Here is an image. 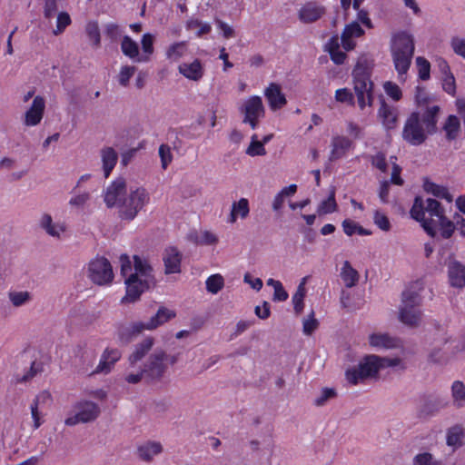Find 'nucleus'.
Listing matches in <instances>:
<instances>
[{
  "label": "nucleus",
  "mask_w": 465,
  "mask_h": 465,
  "mask_svg": "<svg viewBox=\"0 0 465 465\" xmlns=\"http://www.w3.org/2000/svg\"><path fill=\"white\" fill-rule=\"evenodd\" d=\"M410 213L431 237L440 232L444 239H449L455 230V224L445 216L440 203L432 198L416 197Z\"/></svg>",
  "instance_id": "1"
},
{
  "label": "nucleus",
  "mask_w": 465,
  "mask_h": 465,
  "mask_svg": "<svg viewBox=\"0 0 465 465\" xmlns=\"http://www.w3.org/2000/svg\"><path fill=\"white\" fill-rule=\"evenodd\" d=\"M121 273L125 277L126 293L122 303L136 302L141 294L154 283L153 269L146 260L134 256V267L128 255L122 254L119 258Z\"/></svg>",
  "instance_id": "2"
},
{
  "label": "nucleus",
  "mask_w": 465,
  "mask_h": 465,
  "mask_svg": "<svg viewBox=\"0 0 465 465\" xmlns=\"http://www.w3.org/2000/svg\"><path fill=\"white\" fill-rule=\"evenodd\" d=\"M440 107H430L420 114L412 112L407 118L402 130V138L411 145H420L427 136L436 130Z\"/></svg>",
  "instance_id": "3"
},
{
  "label": "nucleus",
  "mask_w": 465,
  "mask_h": 465,
  "mask_svg": "<svg viewBox=\"0 0 465 465\" xmlns=\"http://www.w3.org/2000/svg\"><path fill=\"white\" fill-rule=\"evenodd\" d=\"M395 367H402L401 359L371 354L362 358L357 366L349 368L345 376L349 383L356 385L365 379L376 377L381 370Z\"/></svg>",
  "instance_id": "4"
},
{
  "label": "nucleus",
  "mask_w": 465,
  "mask_h": 465,
  "mask_svg": "<svg viewBox=\"0 0 465 465\" xmlns=\"http://www.w3.org/2000/svg\"><path fill=\"white\" fill-rule=\"evenodd\" d=\"M373 64L372 59L361 55L352 70L353 90L358 105L362 111L367 106L371 107L373 104V83L371 80Z\"/></svg>",
  "instance_id": "5"
},
{
  "label": "nucleus",
  "mask_w": 465,
  "mask_h": 465,
  "mask_svg": "<svg viewBox=\"0 0 465 465\" xmlns=\"http://www.w3.org/2000/svg\"><path fill=\"white\" fill-rule=\"evenodd\" d=\"M390 50L399 79L405 81V75L410 69L415 50L413 35L406 31L392 34Z\"/></svg>",
  "instance_id": "6"
},
{
  "label": "nucleus",
  "mask_w": 465,
  "mask_h": 465,
  "mask_svg": "<svg viewBox=\"0 0 465 465\" xmlns=\"http://www.w3.org/2000/svg\"><path fill=\"white\" fill-rule=\"evenodd\" d=\"M154 345V338L145 337L140 342L134 345L133 351L128 356L129 368L124 374V380L128 384H138L143 378L146 379V372L143 367L138 366V363L152 351Z\"/></svg>",
  "instance_id": "7"
},
{
  "label": "nucleus",
  "mask_w": 465,
  "mask_h": 465,
  "mask_svg": "<svg viewBox=\"0 0 465 465\" xmlns=\"http://www.w3.org/2000/svg\"><path fill=\"white\" fill-rule=\"evenodd\" d=\"M150 193L144 187L130 188L122 208L119 209V217L124 221H133L150 203Z\"/></svg>",
  "instance_id": "8"
},
{
  "label": "nucleus",
  "mask_w": 465,
  "mask_h": 465,
  "mask_svg": "<svg viewBox=\"0 0 465 465\" xmlns=\"http://www.w3.org/2000/svg\"><path fill=\"white\" fill-rule=\"evenodd\" d=\"M420 302L421 300L417 292L405 291L402 293L401 305L399 309L401 322L411 328L418 327L422 322Z\"/></svg>",
  "instance_id": "9"
},
{
  "label": "nucleus",
  "mask_w": 465,
  "mask_h": 465,
  "mask_svg": "<svg viewBox=\"0 0 465 465\" xmlns=\"http://www.w3.org/2000/svg\"><path fill=\"white\" fill-rule=\"evenodd\" d=\"M176 362L175 356L169 355L164 350L157 349L151 353L143 364L146 372V380L148 381H161L170 365Z\"/></svg>",
  "instance_id": "10"
},
{
  "label": "nucleus",
  "mask_w": 465,
  "mask_h": 465,
  "mask_svg": "<svg viewBox=\"0 0 465 465\" xmlns=\"http://www.w3.org/2000/svg\"><path fill=\"white\" fill-rule=\"evenodd\" d=\"M100 414L101 408L96 402L81 399L74 403L73 411L64 420V424L74 427L78 424L91 423L96 420Z\"/></svg>",
  "instance_id": "11"
},
{
  "label": "nucleus",
  "mask_w": 465,
  "mask_h": 465,
  "mask_svg": "<svg viewBox=\"0 0 465 465\" xmlns=\"http://www.w3.org/2000/svg\"><path fill=\"white\" fill-rule=\"evenodd\" d=\"M87 277L97 285L110 284L114 277L110 262L104 257H95L87 265Z\"/></svg>",
  "instance_id": "12"
},
{
  "label": "nucleus",
  "mask_w": 465,
  "mask_h": 465,
  "mask_svg": "<svg viewBox=\"0 0 465 465\" xmlns=\"http://www.w3.org/2000/svg\"><path fill=\"white\" fill-rule=\"evenodd\" d=\"M239 110L243 115L242 122L249 124L252 129L258 126L260 119L263 118L265 114V107L259 95H252L243 100Z\"/></svg>",
  "instance_id": "13"
},
{
  "label": "nucleus",
  "mask_w": 465,
  "mask_h": 465,
  "mask_svg": "<svg viewBox=\"0 0 465 465\" xmlns=\"http://www.w3.org/2000/svg\"><path fill=\"white\" fill-rule=\"evenodd\" d=\"M127 183L123 177H118L109 183L103 193L104 202L108 208H122L123 202L127 196Z\"/></svg>",
  "instance_id": "14"
},
{
  "label": "nucleus",
  "mask_w": 465,
  "mask_h": 465,
  "mask_svg": "<svg viewBox=\"0 0 465 465\" xmlns=\"http://www.w3.org/2000/svg\"><path fill=\"white\" fill-rule=\"evenodd\" d=\"M46 109L45 98L40 94L34 97L31 104L25 109L22 115V124L25 127H35L44 119Z\"/></svg>",
  "instance_id": "15"
},
{
  "label": "nucleus",
  "mask_w": 465,
  "mask_h": 465,
  "mask_svg": "<svg viewBox=\"0 0 465 465\" xmlns=\"http://www.w3.org/2000/svg\"><path fill=\"white\" fill-rule=\"evenodd\" d=\"M177 70L185 79L195 83L202 81L205 75V64L199 58L181 63Z\"/></svg>",
  "instance_id": "16"
},
{
  "label": "nucleus",
  "mask_w": 465,
  "mask_h": 465,
  "mask_svg": "<svg viewBox=\"0 0 465 465\" xmlns=\"http://www.w3.org/2000/svg\"><path fill=\"white\" fill-rule=\"evenodd\" d=\"M122 358V351L118 348L106 347L100 356L99 362L92 374L110 373L117 361Z\"/></svg>",
  "instance_id": "17"
},
{
  "label": "nucleus",
  "mask_w": 465,
  "mask_h": 465,
  "mask_svg": "<svg viewBox=\"0 0 465 465\" xmlns=\"http://www.w3.org/2000/svg\"><path fill=\"white\" fill-rule=\"evenodd\" d=\"M39 227L45 232L54 239H62L67 232V226L64 222H54L50 213H44L38 221Z\"/></svg>",
  "instance_id": "18"
},
{
  "label": "nucleus",
  "mask_w": 465,
  "mask_h": 465,
  "mask_svg": "<svg viewBox=\"0 0 465 465\" xmlns=\"http://www.w3.org/2000/svg\"><path fill=\"white\" fill-rule=\"evenodd\" d=\"M326 13L323 5L309 1L303 4L298 10V18L303 24H312L321 19Z\"/></svg>",
  "instance_id": "19"
},
{
  "label": "nucleus",
  "mask_w": 465,
  "mask_h": 465,
  "mask_svg": "<svg viewBox=\"0 0 465 465\" xmlns=\"http://www.w3.org/2000/svg\"><path fill=\"white\" fill-rule=\"evenodd\" d=\"M365 34L358 22L352 21L345 25L341 35V44L345 51L353 50L356 45V40Z\"/></svg>",
  "instance_id": "20"
},
{
  "label": "nucleus",
  "mask_w": 465,
  "mask_h": 465,
  "mask_svg": "<svg viewBox=\"0 0 465 465\" xmlns=\"http://www.w3.org/2000/svg\"><path fill=\"white\" fill-rule=\"evenodd\" d=\"M269 108L272 111H278L287 104V99L280 84L270 83L263 91Z\"/></svg>",
  "instance_id": "21"
},
{
  "label": "nucleus",
  "mask_w": 465,
  "mask_h": 465,
  "mask_svg": "<svg viewBox=\"0 0 465 465\" xmlns=\"http://www.w3.org/2000/svg\"><path fill=\"white\" fill-rule=\"evenodd\" d=\"M353 147V142L347 136L335 135L331 141V151L329 160L337 161L346 155V153Z\"/></svg>",
  "instance_id": "22"
},
{
  "label": "nucleus",
  "mask_w": 465,
  "mask_h": 465,
  "mask_svg": "<svg viewBox=\"0 0 465 465\" xmlns=\"http://www.w3.org/2000/svg\"><path fill=\"white\" fill-rule=\"evenodd\" d=\"M447 269L450 284L455 288L465 287V265L455 259H450Z\"/></svg>",
  "instance_id": "23"
},
{
  "label": "nucleus",
  "mask_w": 465,
  "mask_h": 465,
  "mask_svg": "<svg viewBox=\"0 0 465 465\" xmlns=\"http://www.w3.org/2000/svg\"><path fill=\"white\" fill-rule=\"evenodd\" d=\"M165 274L181 272L182 253L174 247H168L163 253Z\"/></svg>",
  "instance_id": "24"
},
{
  "label": "nucleus",
  "mask_w": 465,
  "mask_h": 465,
  "mask_svg": "<svg viewBox=\"0 0 465 465\" xmlns=\"http://www.w3.org/2000/svg\"><path fill=\"white\" fill-rule=\"evenodd\" d=\"M369 344L376 351L390 350L398 346V340L386 332L375 331L368 337Z\"/></svg>",
  "instance_id": "25"
},
{
  "label": "nucleus",
  "mask_w": 465,
  "mask_h": 465,
  "mask_svg": "<svg viewBox=\"0 0 465 465\" xmlns=\"http://www.w3.org/2000/svg\"><path fill=\"white\" fill-rule=\"evenodd\" d=\"M163 451V447L160 441L147 440L137 447V457L145 462H150Z\"/></svg>",
  "instance_id": "26"
},
{
  "label": "nucleus",
  "mask_w": 465,
  "mask_h": 465,
  "mask_svg": "<svg viewBox=\"0 0 465 465\" xmlns=\"http://www.w3.org/2000/svg\"><path fill=\"white\" fill-rule=\"evenodd\" d=\"M250 204L246 198H241L232 203L231 211L227 218V223L233 224L238 219L244 220L249 216Z\"/></svg>",
  "instance_id": "27"
},
{
  "label": "nucleus",
  "mask_w": 465,
  "mask_h": 465,
  "mask_svg": "<svg viewBox=\"0 0 465 465\" xmlns=\"http://www.w3.org/2000/svg\"><path fill=\"white\" fill-rule=\"evenodd\" d=\"M121 50L125 56H127L134 62H148L147 56H141L138 44L128 35L123 37L121 43Z\"/></svg>",
  "instance_id": "28"
},
{
  "label": "nucleus",
  "mask_w": 465,
  "mask_h": 465,
  "mask_svg": "<svg viewBox=\"0 0 465 465\" xmlns=\"http://www.w3.org/2000/svg\"><path fill=\"white\" fill-rule=\"evenodd\" d=\"M100 156L103 172L104 177L107 178L116 165L118 154L113 147L107 146L101 149Z\"/></svg>",
  "instance_id": "29"
},
{
  "label": "nucleus",
  "mask_w": 465,
  "mask_h": 465,
  "mask_svg": "<svg viewBox=\"0 0 465 465\" xmlns=\"http://www.w3.org/2000/svg\"><path fill=\"white\" fill-rule=\"evenodd\" d=\"M144 331H153L149 320L147 322L139 321L131 323L120 331L119 337L124 341H129Z\"/></svg>",
  "instance_id": "30"
},
{
  "label": "nucleus",
  "mask_w": 465,
  "mask_h": 465,
  "mask_svg": "<svg viewBox=\"0 0 465 465\" xmlns=\"http://www.w3.org/2000/svg\"><path fill=\"white\" fill-rule=\"evenodd\" d=\"M433 101V96L424 87H416L414 94L416 110L414 112H420V114H422L430 107H439L438 105L431 104Z\"/></svg>",
  "instance_id": "31"
},
{
  "label": "nucleus",
  "mask_w": 465,
  "mask_h": 465,
  "mask_svg": "<svg viewBox=\"0 0 465 465\" xmlns=\"http://www.w3.org/2000/svg\"><path fill=\"white\" fill-rule=\"evenodd\" d=\"M341 45L337 35L331 36L325 45V51L330 54L331 61L336 64H342L347 58L346 54L341 50Z\"/></svg>",
  "instance_id": "32"
},
{
  "label": "nucleus",
  "mask_w": 465,
  "mask_h": 465,
  "mask_svg": "<svg viewBox=\"0 0 465 465\" xmlns=\"http://www.w3.org/2000/svg\"><path fill=\"white\" fill-rule=\"evenodd\" d=\"M188 50L186 41L173 42L166 47L164 54L168 61L177 62L188 54Z\"/></svg>",
  "instance_id": "33"
},
{
  "label": "nucleus",
  "mask_w": 465,
  "mask_h": 465,
  "mask_svg": "<svg viewBox=\"0 0 465 465\" xmlns=\"http://www.w3.org/2000/svg\"><path fill=\"white\" fill-rule=\"evenodd\" d=\"M378 115L381 119L382 124L387 130L394 129L396 127L398 114L395 109L390 107L385 103H382L379 109Z\"/></svg>",
  "instance_id": "34"
},
{
  "label": "nucleus",
  "mask_w": 465,
  "mask_h": 465,
  "mask_svg": "<svg viewBox=\"0 0 465 465\" xmlns=\"http://www.w3.org/2000/svg\"><path fill=\"white\" fill-rule=\"evenodd\" d=\"M341 278L347 288H351L358 283L360 274L349 261H344L341 268Z\"/></svg>",
  "instance_id": "35"
},
{
  "label": "nucleus",
  "mask_w": 465,
  "mask_h": 465,
  "mask_svg": "<svg viewBox=\"0 0 465 465\" xmlns=\"http://www.w3.org/2000/svg\"><path fill=\"white\" fill-rule=\"evenodd\" d=\"M297 192L296 184H290L289 186L283 187L273 198L272 207L273 211H280L286 199L292 197Z\"/></svg>",
  "instance_id": "36"
},
{
  "label": "nucleus",
  "mask_w": 465,
  "mask_h": 465,
  "mask_svg": "<svg viewBox=\"0 0 465 465\" xmlns=\"http://www.w3.org/2000/svg\"><path fill=\"white\" fill-rule=\"evenodd\" d=\"M175 317V312L173 310L167 309L165 307H161L155 315L149 319L151 328L155 330L159 326L164 324L168 321L172 320Z\"/></svg>",
  "instance_id": "37"
},
{
  "label": "nucleus",
  "mask_w": 465,
  "mask_h": 465,
  "mask_svg": "<svg viewBox=\"0 0 465 465\" xmlns=\"http://www.w3.org/2000/svg\"><path fill=\"white\" fill-rule=\"evenodd\" d=\"M452 403L457 408L465 406V384L461 381H455L450 387Z\"/></svg>",
  "instance_id": "38"
},
{
  "label": "nucleus",
  "mask_w": 465,
  "mask_h": 465,
  "mask_svg": "<svg viewBox=\"0 0 465 465\" xmlns=\"http://www.w3.org/2000/svg\"><path fill=\"white\" fill-rule=\"evenodd\" d=\"M193 241L199 245L215 246L219 242L218 236L208 230L195 232L192 235Z\"/></svg>",
  "instance_id": "39"
},
{
  "label": "nucleus",
  "mask_w": 465,
  "mask_h": 465,
  "mask_svg": "<svg viewBox=\"0 0 465 465\" xmlns=\"http://www.w3.org/2000/svg\"><path fill=\"white\" fill-rule=\"evenodd\" d=\"M306 282L307 277H304L302 279L301 282L299 283L297 290L295 293L293 294L292 298V302L293 304V309L296 313H301L304 308V297L306 295Z\"/></svg>",
  "instance_id": "40"
},
{
  "label": "nucleus",
  "mask_w": 465,
  "mask_h": 465,
  "mask_svg": "<svg viewBox=\"0 0 465 465\" xmlns=\"http://www.w3.org/2000/svg\"><path fill=\"white\" fill-rule=\"evenodd\" d=\"M424 191L432 195L445 199L449 203L452 202V195L449 193L448 189L442 185L436 184L432 182L426 181L423 184Z\"/></svg>",
  "instance_id": "41"
},
{
  "label": "nucleus",
  "mask_w": 465,
  "mask_h": 465,
  "mask_svg": "<svg viewBox=\"0 0 465 465\" xmlns=\"http://www.w3.org/2000/svg\"><path fill=\"white\" fill-rule=\"evenodd\" d=\"M337 207L335 190L332 188L330 191L329 196L319 203L317 207V213L319 215L332 213L337 210Z\"/></svg>",
  "instance_id": "42"
},
{
  "label": "nucleus",
  "mask_w": 465,
  "mask_h": 465,
  "mask_svg": "<svg viewBox=\"0 0 465 465\" xmlns=\"http://www.w3.org/2000/svg\"><path fill=\"white\" fill-rule=\"evenodd\" d=\"M465 430L460 425L451 427L447 432V444L453 448L461 446Z\"/></svg>",
  "instance_id": "43"
},
{
  "label": "nucleus",
  "mask_w": 465,
  "mask_h": 465,
  "mask_svg": "<svg viewBox=\"0 0 465 465\" xmlns=\"http://www.w3.org/2000/svg\"><path fill=\"white\" fill-rule=\"evenodd\" d=\"M186 29L195 32L197 37H202L211 32L212 26L209 23L203 22L197 18H190L186 22Z\"/></svg>",
  "instance_id": "44"
},
{
  "label": "nucleus",
  "mask_w": 465,
  "mask_h": 465,
  "mask_svg": "<svg viewBox=\"0 0 465 465\" xmlns=\"http://www.w3.org/2000/svg\"><path fill=\"white\" fill-rule=\"evenodd\" d=\"M224 284V278L220 273L212 274L205 281L206 291L213 295L221 292L223 289Z\"/></svg>",
  "instance_id": "45"
},
{
  "label": "nucleus",
  "mask_w": 465,
  "mask_h": 465,
  "mask_svg": "<svg viewBox=\"0 0 465 465\" xmlns=\"http://www.w3.org/2000/svg\"><path fill=\"white\" fill-rule=\"evenodd\" d=\"M85 33L92 45L95 48L99 47L101 44V35L97 22L91 21L87 23L85 26Z\"/></svg>",
  "instance_id": "46"
},
{
  "label": "nucleus",
  "mask_w": 465,
  "mask_h": 465,
  "mask_svg": "<svg viewBox=\"0 0 465 465\" xmlns=\"http://www.w3.org/2000/svg\"><path fill=\"white\" fill-rule=\"evenodd\" d=\"M8 298H9V301L11 302V303L15 307L23 306V305L28 303L32 299L31 293L26 291L9 292Z\"/></svg>",
  "instance_id": "47"
},
{
  "label": "nucleus",
  "mask_w": 465,
  "mask_h": 465,
  "mask_svg": "<svg viewBox=\"0 0 465 465\" xmlns=\"http://www.w3.org/2000/svg\"><path fill=\"white\" fill-rule=\"evenodd\" d=\"M136 67L134 65H122L117 74V81L121 86L126 87L130 79L134 75Z\"/></svg>",
  "instance_id": "48"
},
{
  "label": "nucleus",
  "mask_w": 465,
  "mask_h": 465,
  "mask_svg": "<svg viewBox=\"0 0 465 465\" xmlns=\"http://www.w3.org/2000/svg\"><path fill=\"white\" fill-rule=\"evenodd\" d=\"M91 198L89 192H79L74 193L68 202V204L73 209H83Z\"/></svg>",
  "instance_id": "49"
},
{
  "label": "nucleus",
  "mask_w": 465,
  "mask_h": 465,
  "mask_svg": "<svg viewBox=\"0 0 465 465\" xmlns=\"http://www.w3.org/2000/svg\"><path fill=\"white\" fill-rule=\"evenodd\" d=\"M444 130L449 139H454L460 130V121L455 115H450L444 124Z\"/></svg>",
  "instance_id": "50"
},
{
  "label": "nucleus",
  "mask_w": 465,
  "mask_h": 465,
  "mask_svg": "<svg viewBox=\"0 0 465 465\" xmlns=\"http://www.w3.org/2000/svg\"><path fill=\"white\" fill-rule=\"evenodd\" d=\"M158 154L161 160L162 168L166 170L173 159L172 148L168 144H161L158 149Z\"/></svg>",
  "instance_id": "51"
},
{
  "label": "nucleus",
  "mask_w": 465,
  "mask_h": 465,
  "mask_svg": "<svg viewBox=\"0 0 465 465\" xmlns=\"http://www.w3.org/2000/svg\"><path fill=\"white\" fill-rule=\"evenodd\" d=\"M418 68V75L421 80H428L430 76V64L422 56H418L415 60Z\"/></svg>",
  "instance_id": "52"
},
{
  "label": "nucleus",
  "mask_w": 465,
  "mask_h": 465,
  "mask_svg": "<svg viewBox=\"0 0 465 465\" xmlns=\"http://www.w3.org/2000/svg\"><path fill=\"white\" fill-rule=\"evenodd\" d=\"M246 153L250 156H262L266 154L263 143L257 140V136L252 137V142L246 149Z\"/></svg>",
  "instance_id": "53"
},
{
  "label": "nucleus",
  "mask_w": 465,
  "mask_h": 465,
  "mask_svg": "<svg viewBox=\"0 0 465 465\" xmlns=\"http://www.w3.org/2000/svg\"><path fill=\"white\" fill-rule=\"evenodd\" d=\"M153 41L154 37L152 34L146 33L143 35L141 39V45L143 49V54L141 56H147L148 61L150 60V56L153 54Z\"/></svg>",
  "instance_id": "54"
},
{
  "label": "nucleus",
  "mask_w": 465,
  "mask_h": 465,
  "mask_svg": "<svg viewBox=\"0 0 465 465\" xmlns=\"http://www.w3.org/2000/svg\"><path fill=\"white\" fill-rule=\"evenodd\" d=\"M71 24V17L66 12H60L56 18V27L54 29V35H61L65 28Z\"/></svg>",
  "instance_id": "55"
},
{
  "label": "nucleus",
  "mask_w": 465,
  "mask_h": 465,
  "mask_svg": "<svg viewBox=\"0 0 465 465\" xmlns=\"http://www.w3.org/2000/svg\"><path fill=\"white\" fill-rule=\"evenodd\" d=\"M334 98L337 102L348 104H354V95L349 88H340L335 91Z\"/></svg>",
  "instance_id": "56"
},
{
  "label": "nucleus",
  "mask_w": 465,
  "mask_h": 465,
  "mask_svg": "<svg viewBox=\"0 0 465 465\" xmlns=\"http://www.w3.org/2000/svg\"><path fill=\"white\" fill-rule=\"evenodd\" d=\"M336 396V391L333 389L324 388L322 389L317 397L314 399V404L316 406H323L328 401L333 399Z\"/></svg>",
  "instance_id": "57"
},
{
  "label": "nucleus",
  "mask_w": 465,
  "mask_h": 465,
  "mask_svg": "<svg viewBox=\"0 0 465 465\" xmlns=\"http://www.w3.org/2000/svg\"><path fill=\"white\" fill-rule=\"evenodd\" d=\"M383 89L386 94L394 101H399L401 98V90L395 83L390 81L385 82L383 84Z\"/></svg>",
  "instance_id": "58"
},
{
  "label": "nucleus",
  "mask_w": 465,
  "mask_h": 465,
  "mask_svg": "<svg viewBox=\"0 0 465 465\" xmlns=\"http://www.w3.org/2000/svg\"><path fill=\"white\" fill-rule=\"evenodd\" d=\"M319 326L318 321L314 318V313L312 312L307 318L302 321V331L306 335H311Z\"/></svg>",
  "instance_id": "59"
},
{
  "label": "nucleus",
  "mask_w": 465,
  "mask_h": 465,
  "mask_svg": "<svg viewBox=\"0 0 465 465\" xmlns=\"http://www.w3.org/2000/svg\"><path fill=\"white\" fill-rule=\"evenodd\" d=\"M374 223L382 231L388 232L391 230V223L389 218L379 211H376L373 216Z\"/></svg>",
  "instance_id": "60"
},
{
  "label": "nucleus",
  "mask_w": 465,
  "mask_h": 465,
  "mask_svg": "<svg viewBox=\"0 0 465 465\" xmlns=\"http://www.w3.org/2000/svg\"><path fill=\"white\" fill-rule=\"evenodd\" d=\"M442 88L443 90L451 96L456 94V81L453 74H448L442 76Z\"/></svg>",
  "instance_id": "61"
},
{
  "label": "nucleus",
  "mask_w": 465,
  "mask_h": 465,
  "mask_svg": "<svg viewBox=\"0 0 465 465\" xmlns=\"http://www.w3.org/2000/svg\"><path fill=\"white\" fill-rule=\"evenodd\" d=\"M413 465H436L432 455L429 452L419 453L414 456L412 460Z\"/></svg>",
  "instance_id": "62"
},
{
  "label": "nucleus",
  "mask_w": 465,
  "mask_h": 465,
  "mask_svg": "<svg viewBox=\"0 0 465 465\" xmlns=\"http://www.w3.org/2000/svg\"><path fill=\"white\" fill-rule=\"evenodd\" d=\"M44 15L46 19L52 18L58 9V0H44Z\"/></svg>",
  "instance_id": "63"
},
{
  "label": "nucleus",
  "mask_w": 465,
  "mask_h": 465,
  "mask_svg": "<svg viewBox=\"0 0 465 465\" xmlns=\"http://www.w3.org/2000/svg\"><path fill=\"white\" fill-rule=\"evenodd\" d=\"M51 401V394L46 391H43L35 396L31 405H35L36 407L42 409L44 406L49 404Z\"/></svg>",
  "instance_id": "64"
}]
</instances>
